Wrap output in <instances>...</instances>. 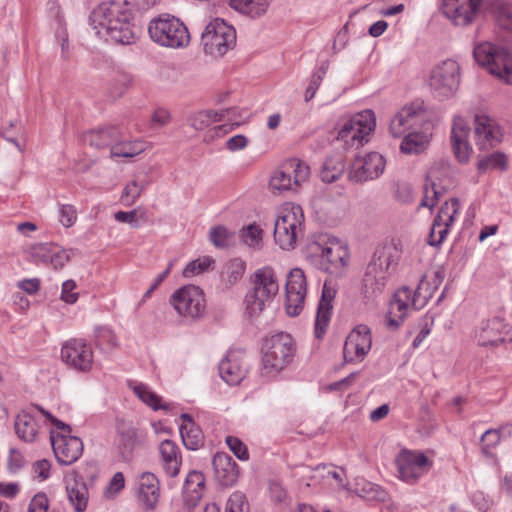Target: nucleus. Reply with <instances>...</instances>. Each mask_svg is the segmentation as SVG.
Masks as SVG:
<instances>
[{"mask_svg":"<svg viewBox=\"0 0 512 512\" xmlns=\"http://www.w3.org/2000/svg\"><path fill=\"white\" fill-rule=\"evenodd\" d=\"M90 21L99 36L111 41L130 45L137 39L138 28L127 2L110 1L99 4L90 15Z\"/></svg>","mask_w":512,"mask_h":512,"instance_id":"1","label":"nucleus"},{"mask_svg":"<svg viewBox=\"0 0 512 512\" xmlns=\"http://www.w3.org/2000/svg\"><path fill=\"white\" fill-rule=\"evenodd\" d=\"M443 278V271L436 270L432 274L423 275L415 291L408 287L398 289L386 315L387 327L391 330L399 328L410 310L422 309L433 297Z\"/></svg>","mask_w":512,"mask_h":512,"instance_id":"2","label":"nucleus"},{"mask_svg":"<svg viewBox=\"0 0 512 512\" xmlns=\"http://www.w3.org/2000/svg\"><path fill=\"white\" fill-rule=\"evenodd\" d=\"M398 258V251L393 246L381 247L374 252L362 279L361 293L366 299H375L384 292Z\"/></svg>","mask_w":512,"mask_h":512,"instance_id":"3","label":"nucleus"},{"mask_svg":"<svg viewBox=\"0 0 512 512\" xmlns=\"http://www.w3.org/2000/svg\"><path fill=\"white\" fill-rule=\"evenodd\" d=\"M375 126L376 118L371 110L341 118L335 126L337 132L335 141L344 150L358 149L369 141Z\"/></svg>","mask_w":512,"mask_h":512,"instance_id":"4","label":"nucleus"},{"mask_svg":"<svg viewBox=\"0 0 512 512\" xmlns=\"http://www.w3.org/2000/svg\"><path fill=\"white\" fill-rule=\"evenodd\" d=\"M304 213L299 205L284 203L274 223V240L283 250L293 249L303 237Z\"/></svg>","mask_w":512,"mask_h":512,"instance_id":"5","label":"nucleus"},{"mask_svg":"<svg viewBox=\"0 0 512 512\" xmlns=\"http://www.w3.org/2000/svg\"><path fill=\"white\" fill-rule=\"evenodd\" d=\"M36 409L45 416L59 432L50 431V440L56 459L59 463L64 465H71L82 455L83 442L76 436H70L71 428L69 425L58 420L48 411L40 406H35Z\"/></svg>","mask_w":512,"mask_h":512,"instance_id":"6","label":"nucleus"},{"mask_svg":"<svg viewBox=\"0 0 512 512\" xmlns=\"http://www.w3.org/2000/svg\"><path fill=\"white\" fill-rule=\"evenodd\" d=\"M150 38L157 44L168 48H184L190 42L187 27L178 18L162 14L150 21L148 26Z\"/></svg>","mask_w":512,"mask_h":512,"instance_id":"7","label":"nucleus"},{"mask_svg":"<svg viewBox=\"0 0 512 512\" xmlns=\"http://www.w3.org/2000/svg\"><path fill=\"white\" fill-rule=\"evenodd\" d=\"M476 62L506 84H512V55L502 46L482 42L474 46Z\"/></svg>","mask_w":512,"mask_h":512,"instance_id":"8","label":"nucleus"},{"mask_svg":"<svg viewBox=\"0 0 512 512\" xmlns=\"http://www.w3.org/2000/svg\"><path fill=\"white\" fill-rule=\"evenodd\" d=\"M292 337L284 332L267 338L263 344L262 370L271 374L282 370L294 356Z\"/></svg>","mask_w":512,"mask_h":512,"instance_id":"9","label":"nucleus"},{"mask_svg":"<svg viewBox=\"0 0 512 512\" xmlns=\"http://www.w3.org/2000/svg\"><path fill=\"white\" fill-rule=\"evenodd\" d=\"M460 79L459 64L454 60L447 59L432 68L428 85L434 97L443 100L452 97L457 92Z\"/></svg>","mask_w":512,"mask_h":512,"instance_id":"10","label":"nucleus"},{"mask_svg":"<svg viewBox=\"0 0 512 512\" xmlns=\"http://www.w3.org/2000/svg\"><path fill=\"white\" fill-rule=\"evenodd\" d=\"M201 43L206 54L220 57L232 49L236 43L235 29L221 19H214L206 25Z\"/></svg>","mask_w":512,"mask_h":512,"instance_id":"11","label":"nucleus"},{"mask_svg":"<svg viewBox=\"0 0 512 512\" xmlns=\"http://www.w3.org/2000/svg\"><path fill=\"white\" fill-rule=\"evenodd\" d=\"M309 174L310 168L307 164L299 159H289L274 171L269 181V189L273 194L294 190L308 179Z\"/></svg>","mask_w":512,"mask_h":512,"instance_id":"12","label":"nucleus"},{"mask_svg":"<svg viewBox=\"0 0 512 512\" xmlns=\"http://www.w3.org/2000/svg\"><path fill=\"white\" fill-rule=\"evenodd\" d=\"M170 303L179 315L191 319L202 317L206 310L204 292L195 285H186L177 289L172 294Z\"/></svg>","mask_w":512,"mask_h":512,"instance_id":"13","label":"nucleus"},{"mask_svg":"<svg viewBox=\"0 0 512 512\" xmlns=\"http://www.w3.org/2000/svg\"><path fill=\"white\" fill-rule=\"evenodd\" d=\"M398 477L413 484L432 467V461L422 452L402 449L395 458Z\"/></svg>","mask_w":512,"mask_h":512,"instance_id":"14","label":"nucleus"},{"mask_svg":"<svg viewBox=\"0 0 512 512\" xmlns=\"http://www.w3.org/2000/svg\"><path fill=\"white\" fill-rule=\"evenodd\" d=\"M483 0H442L441 12L456 27H468L482 13Z\"/></svg>","mask_w":512,"mask_h":512,"instance_id":"15","label":"nucleus"},{"mask_svg":"<svg viewBox=\"0 0 512 512\" xmlns=\"http://www.w3.org/2000/svg\"><path fill=\"white\" fill-rule=\"evenodd\" d=\"M61 359L71 369L87 373L93 367L94 353L83 339H70L61 348Z\"/></svg>","mask_w":512,"mask_h":512,"instance_id":"16","label":"nucleus"},{"mask_svg":"<svg viewBox=\"0 0 512 512\" xmlns=\"http://www.w3.org/2000/svg\"><path fill=\"white\" fill-rule=\"evenodd\" d=\"M372 347L371 330L366 325L356 326L347 336L343 355L346 362L360 363L368 355Z\"/></svg>","mask_w":512,"mask_h":512,"instance_id":"17","label":"nucleus"},{"mask_svg":"<svg viewBox=\"0 0 512 512\" xmlns=\"http://www.w3.org/2000/svg\"><path fill=\"white\" fill-rule=\"evenodd\" d=\"M386 161L384 157L371 152L363 157H356L349 171V179L354 182H365L378 178L384 171Z\"/></svg>","mask_w":512,"mask_h":512,"instance_id":"18","label":"nucleus"},{"mask_svg":"<svg viewBox=\"0 0 512 512\" xmlns=\"http://www.w3.org/2000/svg\"><path fill=\"white\" fill-rule=\"evenodd\" d=\"M305 297L306 278L304 272L299 268H295L287 276L285 301L287 314L298 316L304 307Z\"/></svg>","mask_w":512,"mask_h":512,"instance_id":"19","label":"nucleus"},{"mask_svg":"<svg viewBox=\"0 0 512 512\" xmlns=\"http://www.w3.org/2000/svg\"><path fill=\"white\" fill-rule=\"evenodd\" d=\"M503 133L498 123L488 115L477 114L474 118V139L480 150H489L501 143Z\"/></svg>","mask_w":512,"mask_h":512,"instance_id":"20","label":"nucleus"},{"mask_svg":"<svg viewBox=\"0 0 512 512\" xmlns=\"http://www.w3.org/2000/svg\"><path fill=\"white\" fill-rule=\"evenodd\" d=\"M458 212L459 201L457 198H451L441 206L438 214L434 218L429 233L428 243L431 246H438L443 242Z\"/></svg>","mask_w":512,"mask_h":512,"instance_id":"21","label":"nucleus"},{"mask_svg":"<svg viewBox=\"0 0 512 512\" xmlns=\"http://www.w3.org/2000/svg\"><path fill=\"white\" fill-rule=\"evenodd\" d=\"M136 497L139 506L145 511L156 509L160 498V483L151 472H143L136 482Z\"/></svg>","mask_w":512,"mask_h":512,"instance_id":"22","label":"nucleus"},{"mask_svg":"<svg viewBox=\"0 0 512 512\" xmlns=\"http://www.w3.org/2000/svg\"><path fill=\"white\" fill-rule=\"evenodd\" d=\"M450 172V165L448 162L439 161L435 162L428 170L426 183L424 185V195L421 201V206L432 208L439 197L443 193V186H441V176L448 175Z\"/></svg>","mask_w":512,"mask_h":512,"instance_id":"23","label":"nucleus"},{"mask_svg":"<svg viewBox=\"0 0 512 512\" xmlns=\"http://www.w3.org/2000/svg\"><path fill=\"white\" fill-rule=\"evenodd\" d=\"M470 127L461 117H455L451 129V147L457 161L461 164L469 162L473 148L468 140Z\"/></svg>","mask_w":512,"mask_h":512,"instance_id":"24","label":"nucleus"},{"mask_svg":"<svg viewBox=\"0 0 512 512\" xmlns=\"http://www.w3.org/2000/svg\"><path fill=\"white\" fill-rule=\"evenodd\" d=\"M248 371L245 355L242 351H229L219 364V373L229 385L239 384Z\"/></svg>","mask_w":512,"mask_h":512,"instance_id":"25","label":"nucleus"},{"mask_svg":"<svg viewBox=\"0 0 512 512\" xmlns=\"http://www.w3.org/2000/svg\"><path fill=\"white\" fill-rule=\"evenodd\" d=\"M313 253L321 258V263L326 271L333 272L334 269L345 266L348 258V251L336 241H329L325 244L314 243L311 247Z\"/></svg>","mask_w":512,"mask_h":512,"instance_id":"26","label":"nucleus"},{"mask_svg":"<svg viewBox=\"0 0 512 512\" xmlns=\"http://www.w3.org/2000/svg\"><path fill=\"white\" fill-rule=\"evenodd\" d=\"M65 483L67 498L74 511L84 512L88 505L89 492L83 477L72 471L66 475Z\"/></svg>","mask_w":512,"mask_h":512,"instance_id":"27","label":"nucleus"},{"mask_svg":"<svg viewBox=\"0 0 512 512\" xmlns=\"http://www.w3.org/2000/svg\"><path fill=\"white\" fill-rule=\"evenodd\" d=\"M506 335V323L500 318H492L479 328L475 338L479 346L494 348L505 342Z\"/></svg>","mask_w":512,"mask_h":512,"instance_id":"28","label":"nucleus"},{"mask_svg":"<svg viewBox=\"0 0 512 512\" xmlns=\"http://www.w3.org/2000/svg\"><path fill=\"white\" fill-rule=\"evenodd\" d=\"M216 481L223 487L233 486L239 477L236 461L227 453L218 452L212 461Z\"/></svg>","mask_w":512,"mask_h":512,"instance_id":"29","label":"nucleus"},{"mask_svg":"<svg viewBox=\"0 0 512 512\" xmlns=\"http://www.w3.org/2000/svg\"><path fill=\"white\" fill-rule=\"evenodd\" d=\"M250 279L252 285L250 290L273 301L279 292V282L271 267H263L256 270Z\"/></svg>","mask_w":512,"mask_h":512,"instance_id":"30","label":"nucleus"},{"mask_svg":"<svg viewBox=\"0 0 512 512\" xmlns=\"http://www.w3.org/2000/svg\"><path fill=\"white\" fill-rule=\"evenodd\" d=\"M336 290L329 283L325 282L322 289V296L318 304L316 320H315V334L317 338L326 332L331 318V310L333 308L332 301L335 298Z\"/></svg>","mask_w":512,"mask_h":512,"instance_id":"31","label":"nucleus"},{"mask_svg":"<svg viewBox=\"0 0 512 512\" xmlns=\"http://www.w3.org/2000/svg\"><path fill=\"white\" fill-rule=\"evenodd\" d=\"M159 453L161 457V466L169 477H176L180 472L182 457L179 447L171 440H164L160 443Z\"/></svg>","mask_w":512,"mask_h":512,"instance_id":"32","label":"nucleus"},{"mask_svg":"<svg viewBox=\"0 0 512 512\" xmlns=\"http://www.w3.org/2000/svg\"><path fill=\"white\" fill-rule=\"evenodd\" d=\"M119 139H121V132L115 126L91 130L84 135V141L90 146L98 149L110 148V151Z\"/></svg>","mask_w":512,"mask_h":512,"instance_id":"33","label":"nucleus"},{"mask_svg":"<svg viewBox=\"0 0 512 512\" xmlns=\"http://www.w3.org/2000/svg\"><path fill=\"white\" fill-rule=\"evenodd\" d=\"M234 11L249 17L259 19L267 14L271 0H226Z\"/></svg>","mask_w":512,"mask_h":512,"instance_id":"34","label":"nucleus"},{"mask_svg":"<svg viewBox=\"0 0 512 512\" xmlns=\"http://www.w3.org/2000/svg\"><path fill=\"white\" fill-rule=\"evenodd\" d=\"M117 434V445L121 456L124 460H129L139 444L137 429L130 424L121 423L117 426Z\"/></svg>","mask_w":512,"mask_h":512,"instance_id":"35","label":"nucleus"},{"mask_svg":"<svg viewBox=\"0 0 512 512\" xmlns=\"http://www.w3.org/2000/svg\"><path fill=\"white\" fill-rule=\"evenodd\" d=\"M180 434L187 449L196 450L203 444V433L189 414L181 415Z\"/></svg>","mask_w":512,"mask_h":512,"instance_id":"36","label":"nucleus"},{"mask_svg":"<svg viewBox=\"0 0 512 512\" xmlns=\"http://www.w3.org/2000/svg\"><path fill=\"white\" fill-rule=\"evenodd\" d=\"M14 427L17 436L21 440L29 443L36 440L39 432V425L32 413L28 411L20 412L16 416Z\"/></svg>","mask_w":512,"mask_h":512,"instance_id":"37","label":"nucleus"},{"mask_svg":"<svg viewBox=\"0 0 512 512\" xmlns=\"http://www.w3.org/2000/svg\"><path fill=\"white\" fill-rule=\"evenodd\" d=\"M233 112V108L221 110L220 112L214 110L199 111L189 116L188 123L196 131H203L211 124L223 120H232L228 114Z\"/></svg>","mask_w":512,"mask_h":512,"instance_id":"38","label":"nucleus"},{"mask_svg":"<svg viewBox=\"0 0 512 512\" xmlns=\"http://www.w3.org/2000/svg\"><path fill=\"white\" fill-rule=\"evenodd\" d=\"M272 301L260 294L248 290L244 297V315L250 320H257Z\"/></svg>","mask_w":512,"mask_h":512,"instance_id":"39","label":"nucleus"},{"mask_svg":"<svg viewBox=\"0 0 512 512\" xmlns=\"http://www.w3.org/2000/svg\"><path fill=\"white\" fill-rule=\"evenodd\" d=\"M205 477L199 471H191L184 482L183 493L190 504L198 502L204 492Z\"/></svg>","mask_w":512,"mask_h":512,"instance_id":"40","label":"nucleus"},{"mask_svg":"<svg viewBox=\"0 0 512 512\" xmlns=\"http://www.w3.org/2000/svg\"><path fill=\"white\" fill-rule=\"evenodd\" d=\"M417 113L413 107L402 108L390 122V132L394 137H400L413 125Z\"/></svg>","mask_w":512,"mask_h":512,"instance_id":"41","label":"nucleus"},{"mask_svg":"<svg viewBox=\"0 0 512 512\" xmlns=\"http://www.w3.org/2000/svg\"><path fill=\"white\" fill-rule=\"evenodd\" d=\"M430 142L425 133H410L404 137L400 144V150L404 154H419L423 152Z\"/></svg>","mask_w":512,"mask_h":512,"instance_id":"42","label":"nucleus"},{"mask_svg":"<svg viewBox=\"0 0 512 512\" xmlns=\"http://www.w3.org/2000/svg\"><path fill=\"white\" fill-rule=\"evenodd\" d=\"M130 388L133 390L134 394L147 406L151 407L154 410L158 409H168V405L161 404V398L154 393L150 388L143 383H130Z\"/></svg>","mask_w":512,"mask_h":512,"instance_id":"43","label":"nucleus"},{"mask_svg":"<svg viewBox=\"0 0 512 512\" xmlns=\"http://www.w3.org/2000/svg\"><path fill=\"white\" fill-rule=\"evenodd\" d=\"M144 151V145L138 141H128L121 134V139L112 146L111 157L131 158Z\"/></svg>","mask_w":512,"mask_h":512,"instance_id":"44","label":"nucleus"},{"mask_svg":"<svg viewBox=\"0 0 512 512\" xmlns=\"http://www.w3.org/2000/svg\"><path fill=\"white\" fill-rule=\"evenodd\" d=\"M508 168L507 156L502 152H493L479 159L477 163V169L480 172H486L487 170H500L505 171Z\"/></svg>","mask_w":512,"mask_h":512,"instance_id":"45","label":"nucleus"},{"mask_svg":"<svg viewBox=\"0 0 512 512\" xmlns=\"http://www.w3.org/2000/svg\"><path fill=\"white\" fill-rule=\"evenodd\" d=\"M345 170V164L341 157L328 158L321 171V179L324 182L332 183L339 179Z\"/></svg>","mask_w":512,"mask_h":512,"instance_id":"46","label":"nucleus"},{"mask_svg":"<svg viewBox=\"0 0 512 512\" xmlns=\"http://www.w3.org/2000/svg\"><path fill=\"white\" fill-rule=\"evenodd\" d=\"M114 218L120 223L130 224L134 228H138L141 223L148 220L146 211L140 208L132 211H118L114 214Z\"/></svg>","mask_w":512,"mask_h":512,"instance_id":"47","label":"nucleus"},{"mask_svg":"<svg viewBox=\"0 0 512 512\" xmlns=\"http://www.w3.org/2000/svg\"><path fill=\"white\" fill-rule=\"evenodd\" d=\"M145 185L136 180L129 182L123 189L121 201L125 206L133 205L141 196Z\"/></svg>","mask_w":512,"mask_h":512,"instance_id":"48","label":"nucleus"},{"mask_svg":"<svg viewBox=\"0 0 512 512\" xmlns=\"http://www.w3.org/2000/svg\"><path fill=\"white\" fill-rule=\"evenodd\" d=\"M232 113L233 112H231V114ZM228 117L232 119V120H228L230 123L215 126L206 132V134L204 135L205 142L209 143V142L214 141L217 138H221L224 135L231 132L233 130V128L238 127L240 125V121L234 120V118L232 116H230V113L228 114Z\"/></svg>","mask_w":512,"mask_h":512,"instance_id":"49","label":"nucleus"},{"mask_svg":"<svg viewBox=\"0 0 512 512\" xmlns=\"http://www.w3.org/2000/svg\"><path fill=\"white\" fill-rule=\"evenodd\" d=\"M233 236L226 227L222 225L211 228L209 232V240L215 247L225 248L229 245L230 239Z\"/></svg>","mask_w":512,"mask_h":512,"instance_id":"50","label":"nucleus"},{"mask_svg":"<svg viewBox=\"0 0 512 512\" xmlns=\"http://www.w3.org/2000/svg\"><path fill=\"white\" fill-rule=\"evenodd\" d=\"M95 343L101 349L104 348H115L117 346V337L115 333L107 328L101 327L96 330Z\"/></svg>","mask_w":512,"mask_h":512,"instance_id":"51","label":"nucleus"},{"mask_svg":"<svg viewBox=\"0 0 512 512\" xmlns=\"http://www.w3.org/2000/svg\"><path fill=\"white\" fill-rule=\"evenodd\" d=\"M246 265L245 262L241 259H232L226 265V275L228 278V282L232 285L237 283L245 272Z\"/></svg>","mask_w":512,"mask_h":512,"instance_id":"52","label":"nucleus"},{"mask_svg":"<svg viewBox=\"0 0 512 512\" xmlns=\"http://www.w3.org/2000/svg\"><path fill=\"white\" fill-rule=\"evenodd\" d=\"M225 512H249V504L243 493L233 492L226 504Z\"/></svg>","mask_w":512,"mask_h":512,"instance_id":"53","label":"nucleus"},{"mask_svg":"<svg viewBox=\"0 0 512 512\" xmlns=\"http://www.w3.org/2000/svg\"><path fill=\"white\" fill-rule=\"evenodd\" d=\"M54 246L53 244L47 243L33 245L30 248V255L35 262L49 264Z\"/></svg>","mask_w":512,"mask_h":512,"instance_id":"54","label":"nucleus"},{"mask_svg":"<svg viewBox=\"0 0 512 512\" xmlns=\"http://www.w3.org/2000/svg\"><path fill=\"white\" fill-rule=\"evenodd\" d=\"M241 238L249 247H258L262 241V230L259 226L251 224L242 230Z\"/></svg>","mask_w":512,"mask_h":512,"instance_id":"55","label":"nucleus"},{"mask_svg":"<svg viewBox=\"0 0 512 512\" xmlns=\"http://www.w3.org/2000/svg\"><path fill=\"white\" fill-rule=\"evenodd\" d=\"M213 263V260L204 257L191 261L183 270L184 277H192L206 271Z\"/></svg>","mask_w":512,"mask_h":512,"instance_id":"56","label":"nucleus"},{"mask_svg":"<svg viewBox=\"0 0 512 512\" xmlns=\"http://www.w3.org/2000/svg\"><path fill=\"white\" fill-rule=\"evenodd\" d=\"M327 66L322 64L319 68V72L312 75L310 83L305 91V101H310L316 94L318 87L320 86L323 76L326 74Z\"/></svg>","mask_w":512,"mask_h":512,"instance_id":"57","label":"nucleus"},{"mask_svg":"<svg viewBox=\"0 0 512 512\" xmlns=\"http://www.w3.org/2000/svg\"><path fill=\"white\" fill-rule=\"evenodd\" d=\"M226 444L234 455L240 460H248L249 453L246 445L237 437H226Z\"/></svg>","mask_w":512,"mask_h":512,"instance_id":"58","label":"nucleus"},{"mask_svg":"<svg viewBox=\"0 0 512 512\" xmlns=\"http://www.w3.org/2000/svg\"><path fill=\"white\" fill-rule=\"evenodd\" d=\"M497 21L502 28L512 31V3L503 4L499 7Z\"/></svg>","mask_w":512,"mask_h":512,"instance_id":"59","label":"nucleus"},{"mask_svg":"<svg viewBox=\"0 0 512 512\" xmlns=\"http://www.w3.org/2000/svg\"><path fill=\"white\" fill-rule=\"evenodd\" d=\"M500 442V432L495 429L487 430L481 437L482 451L486 455L489 450L494 448Z\"/></svg>","mask_w":512,"mask_h":512,"instance_id":"60","label":"nucleus"},{"mask_svg":"<svg viewBox=\"0 0 512 512\" xmlns=\"http://www.w3.org/2000/svg\"><path fill=\"white\" fill-rule=\"evenodd\" d=\"M59 217L64 227H71L77 219L76 210L71 205H62L59 209Z\"/></svg>","mask_w":512,"mask_h":512,"instance_id":"61","label":"nucleus"},{"mask_svg":"<svg viewBox=\"0 0 512 512\" xmlns=\"http://www.w3.org/2000/svg\"><path fill=\"white\" fill-rule=\"evenodd\" d=\"M68 260L69 255L67 252L55 245L51 254L49 265H51L54 269H61L68 262Z\"/></svg>","mask_w":512,"mask_h":512,"instance_id":"62","label":"nucleus"},{"mask_svg":"<svg viewBox=\"0 0 512 512\" xmlns=\"http://www.w3.org/2000/svg\"><path fill=\"white\" fill-rule=\"evenodd\" d=\"M125 486V479L122 472H117L111 478L109 485L106 490V494L109 497H114L118 492H120Z\"/></svg>","mask_w":512,"mask_h":512,"instance_id":"63","label":"nucleus"},{"mask_svg":"<svg viewBox=\"0 0 512 512\" xmlns=\"http://www.w3.org/2000/svg\"><path fill=\"white\" fill-rule=\"evenodd\" d=\"M76 288V283L73 280H67L62 284L61 299L68 303L74 304L78 300V294L73 290Z\"/></svg>","mask_w":512,"mask_h":512,"instance_id":"64","label":"nucleus"}]
</instances>
